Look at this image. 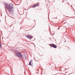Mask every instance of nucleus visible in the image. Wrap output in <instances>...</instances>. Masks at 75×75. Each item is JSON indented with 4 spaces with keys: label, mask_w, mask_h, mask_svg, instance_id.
I'll use <instances>...</instances> for the list:
<instances>
[{
    "label": "nucleus",
    "mask_w": 75,
    "mask_h": 75,
    "mask_svg": "<svg viewBox=\"0 0 75 75\" xmlns=\"http://www.w3.org/2000/svg\"><path fill=\"white\" fill-rule=\"evenodd\" d=\"M26 37H27V38H28L30 40H31V39L33 38V37L31 35H29L28 36H27Z\"/></svg>",
    "instance_id": "4"
},
{
    "label": "nucleus",
    "mask_w": 75,
    "mask_h": 75,
    "mask_svg": "<svg viewBox=\"0 0 75 75\" xmlns=\"http://www.w3.org/2000/svg\"><path fill=\"white\" fill-rule=\"evenodd\" d=\"M16 55L20 58H21V57H23L22 54H21V53H20V52H16Z\"/></svg>",
    "instance_id": "2"
},
{
    "label": "nucleus",
    "mask_w": 75,
    "mask_h": 75,
    "mask_svg": "<svg viewBox=\"0 0 75 75\" xmlns=\"http://www.w3.org/2000/svg\"><path fill=\"white\" fill-rule=\"evenodd\" d=\"M38 6V3H37L36 4L32 6V7H37V6Z\"/></svg>",
    "instance_id": "5"
},
{
    "label": "nucleus",
    "mask_w": 75,
    "mask_h": 75,
    "mask_svg": "<svg viewBox=\"0 0 75 75\" xmlns=\"http://www.w3.org/2000/svg\"><path fill=\"white\" fill-rule=\"evenodd\" d=\"M0 46L1 47V44L0 43Z\"/></svg>",
    "instance_id": "7"
},
{
    "label": "nucleus",
    "mask_w": 75,
    "mask_h": 75,
    "mask_svg": "<svg viewBox=\"0 0 75 75\" xmlns=\"http://www.w3.org/2000/svg\"><path fill=\"white\" fill-rule=\"evenodd\" d=\"M5 6L6 7V8L7 9L8 11L9 12H11L13 11V7L12 5L11 4H6L5 5Z\"/></svg>",
    "instance_id": "1"
},
{
    "label": "nucleus",
    "mask_w": 75,
    "mask_h": 75,
    "mask_svg": "<svg viewBox=\"0 0 75 75\" xmlns=\"http://www.w3.org/2000/svg\"><path fill=\"white\" fill-rule=\"evenodd\" d=\"M29 64V65H31V60H30V61Z\"/></svg>",
    "instance_id": "6"
},
{
    "label": "nucleus",
    "mask_w": 75,
    "mask_h": 75,
    "mask_svg": "<svg viewBox=\"0 0 75 75\" xmlns=\"http://www.w3.org/2000/svg\"><path fill=\"white\" fill-rule=\"evenodd\" d=\"M66 42V40L65 41V42Z\"/></svg>",
    "instance_id": "8"
},
{
    "label": "nucleus",
    "mask_w": 75,
    "mask_h": 75,
    "mask_svg": "<svg viewBox=\"0 0 75 75\" xmlns=\"http://www.w3.org/2000/svg\"><path fill=\"white\" fill-rule=\"evenodd\" d=\"M50 45L51 47H53V48H56L57 47V46H56V45H55L54 44H50Z\"/></svg>",
    "instance_id": "3"
}]
</instances>
